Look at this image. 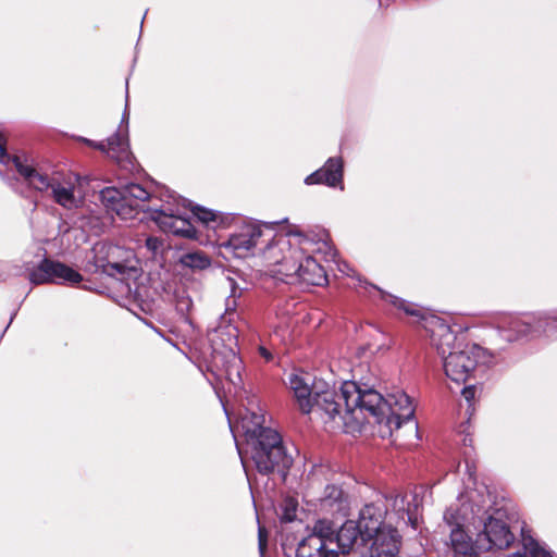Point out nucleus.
Listing matches in <instances>:
<instances>
[{"mask_svg": "<svg viewBox=\"0 0 557 557\" xmlns=\"http://www.w3.org/2000/svg\"><path fill=\"white\" fill-rule=\"evenodd\" d=\"M290 389L294 392L299 409L304 413L320 411L325 424L333 430L345 433L360 432L364 422L379 424L382 437L392 436L403 423L413 422L414 407L411 398L398 391L384 398L373 388L361 387L356 382L345 381L339 392L324 382H317L312 388L298 374L288 376Z\"/></svg>", "mask_w": 557, "mask_h": 557, "instance_id": "1", "label": "nucleus"}, {"mask_svg": "<svg viewBox=\"0 0 557 557\" xmlns=\"http://www.w3.org/2000/svg\"><path fill=\"white\" fill-rule=\"evenodd\" d=\"M262 253L267 273L276 281L315 286L326 282V273L312 255L322 253L331 258L336 256L325 231L317 234H305L300 231L274 236L271 234Z\"/></svg>", "mask_w": 557, "mask_h": 557, "instance_id": "2", "label": "nucleus"}, {"mask_svg": "<svg viewBox=\"0 0 557 557\" xmlns=\"http://www.w3.org/2000/svg\"><path fill=\"white\" fill-rule=\"evenodd\" d=\"M263 424L264 416L261 413L247 411L242 418V428L247 438L246 453L259 473L277 471L285 478L293 465V457L286 451L280 434Z\"/></svg>", "mask_w": 557, "mask_h": 557, "instance_id": "3", "label": "nucleus"}, {"mask_svg": "<svg viewBox=\"0 0 557 557\" xmlns=\"http://www.w3.org/2000/svg\"><path fill=\"white\" fill-rule=\"evenodd\" d=\"M0 164L7 170H16L29 187L49 197L65 210L81 207L82 199L75 195L76 178L71 175L53 174L51 176L37 170L25 156L8 153L5 140L0 134Z\"/></svg>", "mask_w": 557, "mask_h": 557, "instance_id": "4", "label": "nucleus"}, {"mask_svg": "<svg viewBox=\"0 0 557 557\" xmlns=\"http://www.w3.org/2000/svg\"><path fill=\"white\" fill-rule=\"evenodd\" d=\"M432 343L442 358L446 376L457 383H466L476 367L484 362L485 350L475 344L457 342L450 327L440 320L432 318Z\"/></svg>", "mask_w": 557, "mask_h": 557, "instance_id": "5", "label": "nucleus"}, {"mask_svg": "<svg viewBox=\"0 0 557 557\" xmlns=\"http://www.w3.org/2000/svg\"><path fill=\"white\" fill-rule=\"evenodd\" d=\"M467 500L474 509H482L476 515V544L480 550L506 549L515 541V535L504 520V511L492 506V497L485 486L467 492Z\"/></svg>", "mask_w": 557, "mask_h": 557, "instance_id": "6", "label": "nucleus"}, {"mask_svg": "<svg viewBox=\"0 0 557 557\" xmlns=\"http://www.w3.org/2000/svg\"><path fill=\"white\" fill-rule=\"evenodd\" d=\"M482 509H474L467 500V493L461 494L457 502L450 505L445 513L444 521L450 527V547L455 557H479L476 542L466 533L465 527L472 525L476 529V515Z\"/></svg>", "mask_w": 557, "mask_h": 557, "instance_id": "7", "label": "nucleus"}, {"mask_svg": "<svg viewBox=\"0 0 557 557\" xmlns=\"http://www.w3.org/2000/svg\"><path fill=\"white\" fill-rule=\"evenodd\" d=\"M362 519L367 543L371 541V557H397L400 536L396 529L383 523V510L377 504H368L362 508Z\"/></svg>", "mask_w": 557, "mask_h": 557, "instance_id": "8", "label": "nucleus"}, {"mask_svg": "<svg viewBox=\"0 0 557 557\" xmlns=\"http://www.w3.org/2000/svg\"><path fill=\"white\" fill-rule=\"evenodd\" d=\"M502 336L513 342L528 335H544L557 337V309L537 314H523L521 317H506L498 322Z\"/></svg>", "mask_w": 557, "mask_h": 557, "instance_id": "9", "label": "nucleus"}, {"mask_svg": "<svg viewBox=\"0 0 557 557\" xmlns=\"http://www.w3.org/2000/svg\"><path fill=\"white\" fill-rule=\"evenodd\" d=\"M150 194L139 184H128L121 189L106 188L101 191L102 201L122 220H133L141 211L150 210L146 206Z\"/></svg>", "mask_w": 557, "mask_h": 557, "instance_id": "10", "label": "nucleus"}, {"mask_svg": "<svg viewBox=\"0 0 557 557\" xmlns=\"http://www.w3.org/2000/svg\"><path fill=\"white\" fill-rule=\"evenodd\" d=\"M272 228L257 223H247L238 232L232 234L227 240L219 244V251L223 258H245L260 243L268 242Z\"/></svg>", "mask_w": 557, "mask_h": 557, "instance_id": "11", "label": "nucleus"}, {"mask_svg": "<svg viewBox=\"0 0 557 557\" xmlns=\"http://www.w3.org/2000/svg\"><path fill=\"white\" fill-rule=\"evenodd\" d=\"M28 278L33 284H78L83 276L60 261L45 258L36 268L29 271Z\"/></svg>", "mask_w": 557, "mask_h": 557, "instance_id": "12", "label": "nucleus"}, {"mask_svg": "<svg viewBox=\"0 0 557 557\" xmlns=\"http://www.w3.org/2000/svg\"><path fill=\"white\" fill-rule=\"evenodd\" d=\"M382 510L383 517L391 515L388 512L391 510L405 525H410L413 530H419L420 528L421 502L416 493L396 494L386 497V506Z\"/></svg>", "mask_w": 557, "mask_h": 557, "instance_id": "13", "label": "nucleus"}, {"mask_svg": "<svg viewBox=\"0 0 557 557\" xmlns=\"http://www.w3.org/2000/svg\"><path fill=\"white\" fill-rule=\"evenodd\" d=\"M152 218L164 232L186 238H195L197 235L196 228L187 219L182 216L180 209L172 208L170 203L156 209Z\"/></svg>", "mask_w": 557, "mask_h": 557, "instance_id": "14", "label": "nucleus"}, {"mask_svg": "<svg viewBox=\"0 0 557 557\" xmlns=\"http://www.w3.org/2000/svg\"><path fill=\"white\" fill-rule=\"evenodd\" d=\"M126 123L125 126L121 125L117 132L108 138L107 144L99 143L94 146L99 150L106 152L111 159L121 164L122 166L127 168L132 165V152L129 150L128 144V112L125 110L122 117V124Z\"/></svg>", "mask_w": 557, "mask_h": 557, "instance_id": "15", "label": "nucleus"}, {"mask_svg": "<svg viewBox=\"0 0 557 557\" xmlns=\"http://www.w3.org/2000/svg\"><path fill=\"white\" fill-rule=\"evenodd\" d=\"M109 259L100 267L109 275H123L126 278L135 277L138 273L137 260L134 253L128 250H123L119 246H109Z\"/></svg>", "mask_w": 557, "mask_h": 557, "instance_id": "16", "label": "nucleus"}, {"mask_svg": "<svg viewBox=\"0 0 557 557\" xmlns=\"http://www.w3.org/2000/svg\"><path fill=\"white\" fill-rule=\"evenodd\" d=\"M362 519V510L360 511L359 520H348L338 530L335 540V549L339 548L343 554H347L355 547L363 546L367 544L364 535V527Z\"/></svg>", "mask_w": 557, "mask_h": 557, "instance_id": "17", "label": "nucleus"}, {"mask_svg": "<svg viewBox=\"0 0 557 557\" xmlns=\"http://www.w3.org/2000/svg\"><path fill=\"white\" fill-rule=\"evenodd\" d=\"M305 183L307 185L325 184L330 187H339L343 190V160L330 158L321 169L308 175Z\"/></svg>", "mask_w": 557, "mask_h": 557, "instance_id": "18", "label": "nucleus"}, {"mask_svg": "<svg viewBox=\"0 0 557 557\" xmlns=\"http://www.w3.org/2000/svg\"><path fill=\"white\" fill-rule=\"evenodd\" d=\"M339 271L343 272L344 274L348 275V276H352V277L356 276V278L359 282V285L360 286L364 285V288L370 286L373 289H377L381 293L382 299H384L388 304L393 305L397 309H400V310L405 311V313H407L408 315H412V317H417V318H421V319L425 320V318H424V315L422 313L421 308H419L418 306H416V305H413L411 302H408V301H406L404 299H400V298H398V297H396L394 295L385 293V292L379 289L376 286L368 283L366 280H362L359 275H356L355 270L351 269L349 267V264L343 262V264L339 265Z\"/></svg>", "mask_w": 557, "mask_h": 557, "instance_id": "19", "label": "nucleus"}, {"mask_svg": "<svg viewBox=\"0 0 557 557\" xmlns=\"http://www.w3.org/2000/svg\"><path fill=\"white\" fill-rule=\"evenodd\" d=\"M296 557H338L333 545L317 535H307L297 545Z\"/></svg>", "mask_w": 557, "mask_h": 557, "instance_id": "20", "label": "nucleus"}, {"mask_svg": "<svg viewBox=\"0 0 557 557\" xmlns=\"http://www.w3.org/2000/svg\"><path fill=\"white\" fill-rule=\"evenodd\" d=\"M320 504L324 510L332 513L345 512L348 508L347 496L339 486L334 484L325 486Z\"/></svg>", "mask_w": 557, "mask_h": 557, "instance_id": "21", "label": "nucleus"}, {"mask_svg": "<svg viewBox=\"0 0 557 557\" xmlns=\"http://www.w3.org/2000/svg\"><path fill=\"white\" fill-rule=\"evenodd\" d=\"M191 211L193 214L208 228L222 226L228 220V216H225L221 212H215L200 206L194 207Z\"/></svg>", "mask_w": 557, "mask_h": 557, "instance_id": "22", "label": "nucleus"}, {"mask_svg": "<svg viewBox=\"0 0 557 557\" xmlns=\"http://www.w3.org/2000/svg\"><path fill=\"white\" fill-rule=\"evenodd\" d=\"M180 263L193 270H205L211 265L210 258L202 251H191L181 256Z\"/></svg>", "mask_w": 557, "mask_h": 557, "instance_id": "23", "label": "nucleus"}, {"mask_svg": "<svg viewBox=\"0 0 557 557\" xmlns=\"http://www.w3.org/2000/svg\"><path fill=\"white\" fill-rule=\"evenodd\" d=\"M242 369V360L235 354H232L226 362L225 377L235 387L240 386L243 383Z\"/></svg>", "mask_w": 557, "mask_h": 557, "instance_id": "24", "label": "nucleus"}, {"mask_svg": "<svg viewBox=\"0 0 557 557\" xmlns=\"http://www.w3.org/2000/svg\"><path fill=\"white\" fill-rule=\"evenodd\" d=\"M308 535H317L335 547L333 524L325 519L318 520Z\"/></svg>", "mask_w": 557, "mask_h": 557, "instance_id": "25", "label": "nucleus"}, {"mask_svg": "<svg viewBox=\"0 0 557 557\" xmlns=\"http://www.w3.org/2000/svg\"><path fill=\"white\" fill-rule=\"evenodd\" d=\"M523 547L530 557H553L540 543L531 536H523Z\"/></svg>", "mask_w": 557, "mask_h": 557, "instance_id": "26", "label": "nucleus"}, {"mask_svg": "<svg viewBox=\"0 0 557 557\" xmlns=\"http://www.w3.org/2000/svg\"><path fill=\"white\" fill-rule=\"evenodd\" d=\"M146 248L151 252L153 257L162 253L164 250V242L159 237H147L145 242Z\"/></svg>", "mask_w": 557, "mask_h": 557, "instance_id": "27", "label": "nucleus"}, {"mask_svg": "<svg viewBox=\"0 0 557 557\" xmlns=\"http://www.w3.org/2000/svg\"><path fill=\"white\" fill-rule=\"evenodd\" d=\"M193 306V301L189 296H178L176 298V309L182 314L188 313Z\"/></svg>", "mask_w": 557, "mask_h": 557, "instance_id": "28", "label": "nucleus"}, {"mask_svg": "<svg viewBox=\"0 0 557 557\" xmlns=\"http://www.w3.org/2000/svg\"><path fill=\"white\" fill-rule=\"evenodd\" d=\"M127 287H128V293L133 294L134 300L139 301V302L144 301V298L146 296L145 287L136 286L134 290L132 289V286L129 284L127 285Z\"/></svg>", "mask_w": 557, "mask_h": 557, "instance_id": "29", "label": "nucleus"}, {"mask_svg": "<svg viewBox=\"0 0 557 557\" xmlns=\"http://www.w3.org/2000/svg\"><path fill=\"white\" fill-rule=\"evenodd\" d=\"M227 283H228V286L232 288V295H231V298H232V299H228V300H227V305H226V306H227V308H226V311H228V310L233 309V308L235 307V305H236V301H235V282H234V280H232V278H230V277H228V278H227Z\"/></svg>", "mask_w": 557, "mask_h": 557, "instance_id": "30", "label": "nucleus"}, {"mask_svg": "<svg viewBox=\"0 0 557 557\" xmlns=\"http://www.w3.org/2000/svg\"><path fill=\"white\" fill-rule=\"evenodd\" d=\"M463 398L468 401V403H471V400L474 398L475 396V386L474 385H468V386H465L462 388V392H461Z\"/></svg>", "mask_w": 557, "mask_h": 557, "instance_id": "31", "label": "nucleus"}, {"mask_svg": "<svg viewBox=\"0 0 557 557\" xmlns=\"http://www.w3.org/2000/svg\"><path fill=\"white\" fill-rule=\"evenodd\" d=\"M295 518V505L292 503L286 507L283 519L286 521H292Z\"/></svg>", "mask_w": 557, "mask_h": 557, "instance_id": "32", "label": "nucleus"}, {"mask_svg": "<svg viewBox=\"0 0 557 557\" xmlns=\"http://www.w3.org/2000/svg\"><path fill=\"white\" fill-rule=\"evenodd\" d=\"M265 545H267V540L263 535V530L261 528H259V549L261 553H263Z\"/></svg>", "mask_w": 557, "mask_h": 557, "instance_id": "33", "label": "nucleus"}, {"mask_svg": "<svg viewBox=\"0 0 557 557\" xmlns=\"http://www.w3.org/2000/svg\"><path fill=\"white\" fill-rule=\"evenodd\" d=\"M259 352L267 361H270L272 359L271 352L265 347L260 346Z\"/></svg>", "mask_w": 557, "mask_h": 557, "instance_id": "34", "label": "nucleus"}, {"mask_svg": "<svg viewBox=\"0 0 557 557\" xmlns=\"http://www.w3.org/2000/svg\"><path fill=\"white\" fill-rule=\"evenodd\" d=\"M510 557H530V555H529V553H528V552H525V549L523 548V553L518 552V553L513 554V555H512V556H510Z\"/></svg>", "mask_w": 557, "mask_h": 557, "instance_id": "35", "label": "nucleus"}]
</instances>
